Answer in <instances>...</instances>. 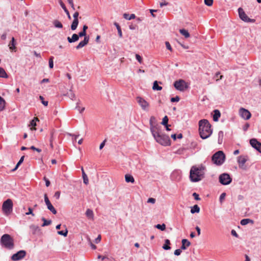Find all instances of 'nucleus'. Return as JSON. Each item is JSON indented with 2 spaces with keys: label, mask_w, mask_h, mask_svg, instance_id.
I'll return each mask as SVG.
<instances>
[{
  "label": "nucleus",
  "mask_w": 261,
  "mask_h": 261,
  "mask_svg": "<svg viewBox=\"0 0 261 261\" xmlns=\"http://www.w3.org/2000/svg\"><path fill=\"white\" fill-rule=\"evenodd\" d=\"M154 120H155V118L154 117H151L150 119L149 123L150 125V131L153 138H155L162 133L161 126L159 124H153V121Z\"/></svg>",
  "instance_id": "6"
},
{
  "label": "nucleus",
  "mask_w": 261,
  "mask_h": 261,
  "mask_svg": "<svg viewBox=\"0 0 261 261\" xmlns=\"http://www.w3.org/2000/svg\"><path fill=\"white\" fill-rule=\"evenodd\" d=\"M100 240H101V236H100V235H98V236L95 239L94 242L96 244H98L100 242Z\"/></svg>",
  "instance_id": "61"
},
{
  "label": "nucleus",
  "mask_w": 261,
  "mask_h": 261,
  "mask_svg": "<svg viewBox=\"0 0 261 261\" xmlns=\"http://www.w3.org/2000/svg\"><path fill=\"white\" fill-rule=\"evenodd\" d=\"M147 202L154 204L155 202V199L153 198H149L147 200Z\"/></svg>",
  "instance_id": "56"
},
{
  "label": "nucleus",
  "mask_w": 261,
  "mask_h": 261,
  "mask_svg": "<svg viewBox=\"0 0 261 261\" xmlns=\"http://www.w3.org/2000/svg\"><path fill=\"white\" fill-rule=\"evenodd\" d=\"M44 201L47 206V208L53 214H56L57 211L55 208L53 206L51 202H50L47 195L46 194H45L44 195Z\"/></svg>",
  "instance_id": "13"
},
{
  "label": "nucleus",
  "mask_w": 261,
  "mask_h": 261,
  "mask_svg": "<svg viewBox=\"0 0 261 261\" xmlns=\"http://www.w3.org/2000/svg\"><path fill=\"white\" fill-rule=\"evenodd\" d=\"M250 144L252 147L255 148L259 152L261 153V143L256 139H252L250 140Z\"/></svg>",
  "instance_id": "15"
},
{
  "label": "nucleus",
  "mask_w": 261,
  "mask_h": 261,
  "mask_svg": "<svg viewBox=\"0 0 261 261\" xmlns=\"http://www.w3.org/2000/svg\"><path fill=\"white\" fill-rule=\"evenodd\" d=\"M24 156H22L21 157L19 161H18L17 165H16L15 167L12 170L13 171H15L18 168V167L20 166V165L23 162V161L24 160Z\"/></svg>",
  "instance_id": "39"
},
{
  "label": "nucleus",
  "mask_w": 261,
  "mask_h": 261,
  "mask_svg": "<svg viewBox=\"0 0 261 261\" xmlns=\"http://www.w3.org/2000/svg\"><path fill=\"white\" fill-rule=\"evenodd\" d=\"M42 221H43V223L42 224V227L48 226L51 223V220H46L45 218L42 217L41 219Z\"/></svg>",
  "instance_id": "31"
},
{
  "label": "nucleus",
  "mask_w": 261,
  "mask_h": 261,
  "mask_svg": "<svg viewBox=\"0 0 261 261\" xmlns=\"http://www.w3.org/2000/svg\"><path fill=\"white\" fill-rule=\"evenodd\" d=\"M137 101L139 105L140 106L141 108L144 111H148V108L149 106V103L146 101L144 98L141 97H137Z\"/></svg>",
  "instance_id": "10"
},
{
  "label": "nucleus",
  "mask_w": 261,
  "mask_h": 261,
  "mask_svg": "<svg viewBox=\"0 0 261 261\" xmlns=\"http://www.w3.org/2000/svg\"><path fill=\"white\" fill-rule=\"evenodd\" d=\"M182 245L180 247L182 250H186L187 247L190 246L191 243L187 239H182L181 241Z\"/></svg>",
  "instance_id": "19"
},
{
  "label": "nucleus",
  "mask_w": 261,
  "mask_h": 261,
  "mask_svg": "<svg viewBox=\"0 0 261 261\" xmlns=\"http://www.w3.org/2000/svg\"><path fill=\"white\" fill-rule=\"evenodd\" d=\"M168 4L169 3L168 2H166V1L164 0L160 3V5L161 7H163V6L168 5Z\"/></svg>",
  "instance_id": "54"
},
{
  "label": "nucleus",
  "mask_w": 261,
  "mask_h": 261,
  "mask_svg": "<svg viewBox=\"0 0 261 261\" xmlns=\"http://www.w3.org/2000/svg\"><path fill=\"white\" fill-rule=\"evenodd\" d=\"M154 138L158 143L162 145L168 146L170 145V138L168 136L165 134L161 133Z\"/></svg>",
  "instance_id": "7"
},
{
  "label": "nucleus",
  "mask_w": 261,
  "mask_h": 261,
  "mask_svg": "<svg viewBox=\"0 0 261 261\" xmlns=\"http://www.w3.org/2000/svg\"><path fill=\"white\" fill-rule=\"evenodd\" d=\"M60 4L61 7H62V8L64 10V12L67 14L68 19H71L70 15L69 14V12L68 10L66 8L65 4L62 1L60 2Z\"/></svg>",
  "instance_id": "23"
},
{
  "label": "nucleus",
  "mask_w": 261,
  "mask_h": 261,
  "mask_svg": "<svg viewBox=\"0 0 261 261\" xmlns=\"http://www.w3.org/2000/svg\"><path fill=\"white\" fill-rule=\"evenodd\" d=\"M25 255L26 252L24 250H20L11 256V259L14 261L22 259Z\"/></svg>",
  "instance_id": "12"
},
{
  "label": "nucleus",
  "mask_w": 261,
  "mask_h": 261,
  "mask_svg": "<svg viewBox=\"0 0 261 261\" xmlns=\"http://www.w3.org/2000/svg\"><path fill=\"white\" fill-rule=\"evenodd\" d=\"M44 180L45 182V185L46 187H49L50 183V181L48 179H47V178H46L45 177H44Z\"/></svg>",
  "instance_id": "57"
},
{
  "label": "nucleus",
  "mask_w": 261,
  "mask_h": 261,
  "mask_svg": "<svg viewBox=\"0 0 261 261\" xmlns=\"http://www.w3.org/2000/svg\"><path fill=\"white\" fill-rule=\"evenodd\" d=\"M200 212V208L198 205H194L193 206L191 207V213L192 214H194L195 213H198Z\"/></svg>",
  "instance_id": "29"
},
{
  "label": "nucleus",
  "mask_w": 261,
  "mask_h": 261,
  "mask_svg": "<svg viewBox=\"0 0 261 261\" xmlns=\"http://www.w3.org/2000/svg\"><path fill=\"white\" fill-rule=\"evenodd\" d=\"M223 132L222 131H220L218 133V142L219 144H221L222 142L223 138Z\"/></svg>",
  "instance_id": "41"
},
{
  "label": "nucleus",
  "mask_w": 261,
  "mask_h": 261,
  "mask_svg": "<svg viewBox=\"0 0 261 261\" xmlns=\"http://www.w3.org/2000/svg\"><path fill=\"white\" fill-rule=\"evenodd\" d=\"M249 223H253V220H252L250 219H242L240 222V224L242 225H246Z\"/></svg>",
  "instance_id": "30"
},
{
  "label": "nucleus",
  "mask_w": 261,
  "mask_h": 261,
  "mask_svg": "<svg viewBox=\"0 0 261 261\" xmlns=\"http://www.w3.org/2000/svg\"><path fill=\"white\" fill-rule=\"evenodd\" d=\"M248 157L247 155H240L237 158V162L239 164V168L245 169V164L248 161Z\"/></svg>",
  "instance_id": "11"
},
{
  "label": "nucleus",
  "mask_w": 261,
  "mask_h": 261,
  "mask_svg": "<svg viewBox=\"0 0 261 261\" xmlns=\"http://www.w3.org/2000/svg\"><path fill=\"white\" fill-rule=\"evenodd\" d=\"M136 59L140 63H141L142 57L139 55H138V54L136 55Z\"/></svg>",
  "instance_id": "55"
},
{
  "label": "nucleus",
  "mask_w": 261,
  "mask_h": 261,
  "mask_svg": "<svg viewBox=\"0 0 261 261\" xmlns=\"http://www.w3.org/2000/svg\"><path fill=\"white\" fill-rule=\"evenodd\" d=\"M60 192L59 191H57L55 192V194H54V197L57 199H59L60 198Z\"/></svg>",
  "instance_id": "58"
},
{
  "label": "nucleus",
  "mask_w": 261,
  "mask_h": 261,
  "mask_svg": "<svg viewBox=\"0 0 261 261\" xmlns=\"http://www.w3.org/2000/svg\"><path fill=\"white\" fill-rule=\"evenodd\" d=\"M67 95L71 100H74L75 98V95L72 90H70L67 92Z\"/></svg>",
  "instance_id": "40"
},
{
  "label": "nucleus",
  "mask_w": 261,
  "mask_h": 261,
  "mask_svg": "<svg viewBox=\"0 0 261 261\" xmlns=\"http://www.w3.org/2000/svg\"><path fill=\"white\" fill-rule=\"evenodd\" d=\"M1 243L5 248L9 249L14 247L13 240L8 234H5L2 236Z\"/></svg>",
  "instance_id": "4"
},
{
  "label": "nucleus",
  "mask_w": 261,
  "mask_h": 261,
  "mask_svg": "<svg viewBox=\"0 0 261 261\" xmlns=\"http://www.w3.org/2000/svg\"><path fill=\"white\" fill-rule=\"evenodd\" d=\"M155 227L162 231L165 230L166 229V225L165 224H157L155 226Z\"/></svg>",
  "instance_id": "42"
},
{
  "label": "nucleus",
  "mask_w": 261,
  "mask_h": 261,
  "mask_svg": "<svg viewBox=\"0 0 261 261\" xmlns=\"http://www.w3.org/2000/svg\"><path fill=\"white\" fill-rule=\"evenodd\" d=\"M53 24L56 28L61 29L63 28V25L61 22L58 20H55L53 21Z\"/></svg>",
  "instance_id": "38"
},
{
  "label": "nucleus",
  "mask_w": 261,
  "mask_h": 261,
  "mask_svg": "<svg viewBox=\"0 0 261 261\" xmlns=\"http://www.w3.org/2000/svg\"><path fill=\"white\" fill-rule=\"evenodd\" d=\"M175 89L180 91H184L188 87L187 83L183 80L176 81L174 83Z\"/></svg>",
  "instance_id": "8"
},
{
  "label": "nucleus",
  "mask_w": 261,
  "mask_h": 261,
  "mask_svg": "<svg viewBox=\"0 0 261 261\" xmlns=\"http://www.w3.org/2000/svg\"><path fill=\"white\" fill-rule=\"evenodd\" d=\"M15 41L14 38L12 37L11 41L9 44V48L11 50H14L16 49Z\"/></svg>",
  "instance_id": "26"
},
{
  "label": "nucleus",
  "mask_w": 261,
  "mask_h": 261,
  "mask_svg": "<svg viewBox=\"0 0 261 261\" xmlns=\"http://www.w3.org/2000/svg\"><path fill=\"white\" fill-rule=\"evenodd\" d=\"M86 215L89 219H93L94 214L93 211L90 209H87L86 212Z\"/></svg>",
  "instance_id": "25"
},
{
  "label": "nucleus",
  "mask_w": 261,
  "mask_h": 261,
  "mask_svg": "<svg viewBox=\"0 0 261 261\" xmlns=\"http://www.w3.org/2000/svg\"><path fill=\"white\" fill-rule=\"evenodd\" d=\"M181 248L180 249H177L176 250H175L174 251V254L176 255V256H178L181 253Z\"/></svg>",
  "instance_id": "52"
},
{
  "label": "nucleus",
  "mask_w": 261,
  "mask_h": 261,
  "mask_svg": "<svg viewBox=\"0 0 261 261\" xmlns=\"http://www.w3.org/2000/svg\"><path fill=\"white\" fill-rule=\"evenodd\" d=\"M114 25L117 28V31H118V35H119V37L120 38H122V33L121 29V28H120V25L117 22H115L114 23Z\"/></svg>",
  "instance_id": "32"
},
{
  "label": "nucleus",
  "mask_w": 261,
  "mask_h": 261,
  "mask_svg": "<svg viewBox=\"0 0 261 261\" xmlns=\"http://www.w3.org/2000/svg\"><path fill=\"white\" fill-rule=\"evenodd\" d=\"M5 100L0 96V111H3L5 107Z\"/></svg>",
  "instance_id": "33"
},
{
  "label": "nucleus",
  "mask_w": 261,
  "mask_h": 261,
  "mask_svg": "<svg viewBox=\"0 0 261 261\" xmlns=\"http://www.w3.org/2000/svg\"><path fill=\"white\" fill-rule=\"evenodd\" d=\"M79 39V36H78L76 34H73L71 38L70 37H67V40L69 43L74 42L75 41H77Z\"/></svg>",
  "instance_id": "20"
},
{
  "label": "nucleus",
  "mask_w": 261,
  "mask_h": 261,
  "mask_svg": "<svg viewBox=\"0 0 261 261\" xmlns=\"http://www.w3.org/2000/svg\"><path fill=\"white\" fill-rule=\"evenodd\" d=\"M39 120L37 118H34L30 122V125L32 126H35L36 125V122L38 121Z\"/></svg>",
  "instance_id": "44"
},
{
  "label": "nucleus",
  "mask_w": 261,
  "mask_h": 261,
  "mask_svg": "<svg viewBox=\"0 0 261 261\" xmlns=\"http://www.w3.org/2000/svg\"><path fill=\"white\" fill-rule=\"evenodd\" d=\"M165 45L168 49H169L170 50H172V47H171L170 44L169 43V42H166Z\"/></svg>",
  "instance_id": "62"
},
{
  "label": "nucleus",
  "mask_w": 261,
  "mask_h": 261,
  "mask_svg": "<svg viewBox=\"0 0 261 261\" xmlns=\"http://www.w3.org/2000/svg\"><path fill=\"white\" fill-rule=\"evenodd\" d=\"M225 196H226V193H222L220 196V198H219V200H220V202L221 203L222 202L223 200H224V199L225 198Z\"/></svg>",
  "instance_id": "50"
},
{
  "label": "nucleus",
  "mask_w": 261,
  "mask_h": 261,
  "mask_svg": "<svg viewBox=\"0 0 261 261\" xmlns=\"http://www.w3.org/2000/svg\"><path fill=\"white\" fill-rule=\"evenodd\" d=\"M123 18H125L126 20H131L135 18L136 15L134 14H132L130 15H129L127 13L123 14Z\"/></svg>",
  "instance_id": "28"
},
{
  "label": "nucleus",
  "mask_w": 261,
  "mask_h": 261,
  "mask_svg": "<svg viewBox=\"0 0 261 261\" xmlns=\"http://www.w3.org/2000/svg\"><path fill=\"white\" fill-rule=\"evenodd\" d=\"M249 127V123H247L243 126V129L244 131H246L248 129Z\"/></svg>",
  "instance_id": "64"
},
{
  "label": "nucleus",
  "mask_w": 261,
  "mask_h": 261,
  "mask_svg": "<svg viewBox=\"0 0 261 261\" xmlns=\"http://www.w3.org/2000/svg\"><path fill=\"white\" fill-rule=\"evenodd\" d=\"M28 212H27L25 213V215H32V216H34V214L33 213V210L31 208V207H29L28 208Z\"/></svg>",
  "instance_id": "53"
},
{
  "label": "nucleus",
  "mask_w": 261,
  "mask_h": 261,
  "mask_svg": "<svg viewBox=\"0 0 261 261\" xmlns=\"http://www.w3.org/2000/svg\"><path fill=\"white\" fill-rule=\"evenodd\" d=\"M58 233L60 235L63 236L64 237H66L68 234V230L67 229H65V230L58 231Z\"/></svg>",
  "instance_id": "43"
},
{
  "label": "nucleus",
  "mask_w": 261,
  "mask_h": 261,
  "mask_svg": "<svg viewBox=\"0 0 261 261\" xmlns=\"http://www.w3.org/2000/svg\"><path fill=\"white\" fill-rule=\"evenodd\" d=\"M239 113L241 117L244 119L245 120L249 119L251 116V114L250 113V112L244 108H241L240 109Z\"/></svg>",
  "instance_id": "14"
},
{
  "label": "nucleus",
  "mask_w": 261,
  "mask_h": 261,
  "mask_svg": "<svg viewBox=\"0 0 261 261\" xmlns=\"http://www.w3.org/2000/svg\"><path fill=\"white\" fill-rule=\"evenodd\" d=\"M180 100V98L178 96H176L175 97H172L171 98V101L172 102H178Z\"/></svg>",
  "instance_id": "47"
},
{
  "label": "nucleus",
  "mask_w": 261,
  "mask_h": 261,
  "mask_svg": "<svg viewBox=\"0 0 261 261\" xmlns=\"http://www.w3.org/2000/svg\"><path fill=\"white\" fill-rule=\"evenodd\" d=\"M89 37L85 36L84 40L81 41L79 44L76 46L77 49H79L85 46L89 42Z\"/></svg>",
  "instance_id": "17"
},
{
  "label": "nucleus",
  "mask_w": 261,
  "mask_h": 261,
  "mask_svg": "<svg viewBox=\"0 0 261 261\" xmlns=\"http://www.w3.org/2000/svg\"><path fill=\"white\" fill-rule=\"evenodd\" d=\"M39 98L40 100H41V102L45 106H47L48 105V101H44L43 99H44V98L42 96H39Z\"/></svg>",
  "instance_id": "49"
},
{
  "label": "nucleus",
  "mask_w": 261,
  "mask_h": 261,
  "mask_svg": "<svg viewBox=\"0 0 261 261\" xmlns=\"http://www.w3.org/2000/svg\"><path fill=\"white\" fill-rule=\"evenodd\" d=\"M13 203L11 199H7L2 204V211L5 215H10L13 211Z\"/></svg>",
  "instance_id": "5"
},
{
  "label": "nucleus",
  "mask_w": 261,
  "mask_h": 261,
  "mask_svg": "<svg viewBox=\"0 0 261 261\" xmlns=\"http://www.w3.org/2000/svg\"><path fill=\"white\" fill-rule=\"evenodd\" d=\"M179 32L181 34L184 36L186 38H189L190 37V34L187 30L185 29H180Z\"/></svg>",
  "instance_id": "37"
},
{
  "label": "nucleus",
  "mask_w": 261,
  "mask_h": 261,
  "mask_svg": "<svg viewBox=\"0 0 261 261\" xmlns=\"http://www.w3.org/2000/svg\"><path fill=\"white\" fill-rule=\"evenodd\" d=\"M168 118L167 116H165L163 119L162 124H163V125H167L168 124Z\"/></svg>",
  "instance_id": "45"
},
{
  "label": "nucleus",
  "mask_w": 261,
  "mask_h": 261,
  "mask_svg": "<svg viewBox=\"0 0 261 261\" xmlns=\"http://www.w3.org/2000/svg\"><path fill=\"white\" fill-rule=\"evenodd\" d=\"M30 149L33 150H36L37 151V152H40L41 151V150L39 148H36L35 146H32L31 147H30Z\"/></svg>",
  "instance_id": "63"
},
{
  "label": "nucleus",
  "mask_w": 261,
  "mask_h": 261,
  "mask_svg": "<svg viewBox=\"0 0 261 261\" xmlns=\"http://www.w3.org/2000/svg\"><path fill=\"white\" fill-rule=\"evenodd\" d=\"M199 132L200 137L203 139L208 138L212 135L213 130L209 121L206 119H202L199 121Z\"/></svg>",
  "instance_id": "1"
},
{
  "label": "nucleus",
  "mask_w": 261,
  "mask_h": 261,
  "mask_svg": "<svg viewBox=\"0 0 261 261\" xmlns=\"http://www.w3.org/2000/svg\"><path fill=\"white\" fill-rule=\"evenodd\" d=\"M205 170V167L202 165L199 166H192L190 173L191 180L193 182H197L201 180L204 177Z\"/></svg>",
  "instance_id": "2"
},
{
  "label": "nucleus",
  "mask_w": 261,
  "mask_h": 261,
  "mask_svg": "<svg viewBox=\"0 0 261 261\" xmlns=\"http://www.w3.org/2000/svg\"><path fill=\"white\" fill-rule=\"evenodd\" d=\"M204 4L208 6H211L213 4V0H204Z\"/></svg>",
  "instance_id": "48"
},
{
  "label": "nucleus",
  "mask_w": 261,
  "mask_h": 261,
  "mask_svg": "<svg viewBox=\"0 0 261 261\" xmlns=\"http://www.w3.org/2000/svg\"><path fill=\"white\" fill-rule=\"evenodd\" d=\"M165 244L163 246V248L164 250H168L171 249V247L169 246V245L170 244V240L168 239H166L165 241Z\"/></svg>",
  "instance_id": "27"
},
{
  "label": "nucleus",
  "mask_w": 261,
  "mask_h": 261,
  "mask_svg": "<svg viewBox=\"0 0 261 261\" xmlns=\"http://www.w3.org/2000/svg\"><path fill=\"white\" fill-rule=\"evenodd\" d=\"M125 180L126 182L134 183L135 182L134 178L130 174H126L125 175Z\"/></svg>",
  "instance_id": "24"
},
{
  "label": "nucleus",
  "mask_w": 261,
  "mask_h": 261,
  "mask_svg": "<svg viewBox=\"0 0 261 261\" xmlns=\"http://www.w3.org/2000/svg\"><path fill=\"white\" fill-rule=\"evenodd\" d=\"M238 12H239V17H240V18L242 20L245 21V19H247L248 16L244 12L243 9L241 8H239L238 9Z\"/></svg>",
  "instance_id": "18"
},
{
  "label": "nucleus",
  "mask_w": 261,
  "mask_h": 261,
  "mask_svg": "<svg viewBox=\"0 0 261 261\" xmlns=\"http://www.w3.org/2000/svg\"><path fill=\"white\" fill-rule=\"evenodd\" d=\"M0 77L2 78H7L8 75L4 69L2 67H0Z\"/></svg>",
  "instance_id": "35"
},
{
  "label": "nucleus",
  "mask_w": 261,
  "mask_h": 261,
  "mask_svg": "<svg viewBox=\"0 0 261 261\" xmlns=\"http://www.w3.org/2000/svg\"><path fill=\"white\" fill-rule=\"evenodd\" d=\"M79 24V20H73L71 25V29L73 31L76 30Z\"/></svg>",
  "instance_id": "36"
},
{
  "label": "nucleus",
  "mask_w": 261,
  "mask_h": 261,
  "mask_svg": "<svg viewBox=\"0 0 261 261\" xmlns=\"http://www.w3.org/2000/svg\"><path fill=\"white\" fill-rule=\"evenodd\" d=\"M213 120L217 121L221 116V113L218 110H215L214 111Z\"/></svg>",
  "instance_id": "21"
},
{
  "label": "nucleus",
  "mask_w": 261,
  "mask_h": 261,
  "mask_svg": "<svg viewBox=\"0 0 261 261\" xmlns=\"http://www.w3.org/2000/svg\"><path fill=\"white\" fill-rule=\"evenodd\" d=\"M220 74V72H217L215 74V77H215V79H216V80H217V81H218V80H221V79H222V77H223V76H222V75H220V77L219 78V76Z\"/></svg>",
  "instance_id": "51"
},
{
  "label": "nucleus",
  "mask_w": 261,
  "mask_h": 261,
  "mask_svg": "<svg viewBox=\"0 0 261 261\" xmlns=\"http://www.w3.org/2000/svg\"><path fill=\"white\" fill-rule=\"evenodd\" d=\"M79 15V12H75L73 15V20H78Z\"/></svg>",
  "instance_id": "60"
},
{
  "label": "nucleus",
  "mask_w": 261,
  "mask_h": 261,
  "mask_svg": "<svg viewBox=\"0 0 261 261\" xmlns=\"http://www.w3.org/2000/svg\"><path fill=\"white\" fill-rule=\"evenodd\" d=\"M219 182L223 185H227L231 182V178L227 173H223L219 176Z\"/></svg>",
  "instance_id": "9"
},
{
  "label": "nucleus",
  "mask_w": 261,
  "mask_h": 261,
  "mask_svg": "<svg viewBox=\"0 0 261 261\" xmlns=\"http://www.w3.org/2000/svg\"><path fill=\"white\" fill-rule=\"evenodd\" d=\"M181 177V172L178 170L174 171L171 174V178L174 180H179Z\"/></svg>",
  "instance_id": "16"
},
{
  "label": "nucleus",
  "mask_w": 261,
  "mask_h": 261,
  "mask_svg": "<svg viewBox=\"0 0 261 261\" xmlns=\"http://www.w3.org/2000/svg\"><path fill=\"white\" fill-rule=\"evenodd\" d=\"M225 155L222 151H218L212 157L213 163L217 166L222 165L225 161Z\"/></svg>",
  "instance_id": "3"
},
{
  "label": "nucleus",
  "mask_w": 261,
  "mask_h": 261,
  "mask_svg": "<svg viewBox=\"0 0 261 261\" xmlns=\"http://www.w3.org/2000/svg\"><path fill=\"white\" fill-rule=\"evenodd\" d=\"M81 170H82V177L83 178V182L85 185H87L89 183V179H88V176L86 175V174L85 173L83 167H82Z\"/></svg>",
  "instance_id": "22"
},
{
  "label": "nucleus",
  "mask_w": 261,
  "mask_h": 261,
  "mask_svg": "<svg viewBox=\"0 0 261 261\" xmlns=\"http://www.w3.org/2000/svg\"><path fill=\"white\" fill-rule=\"evenodd\" d=\"M152 89L154 90L159 91L162 89V87L161 86H159L158 82L155 81L153 83Z\"/></svg>",
  "instance_id": "34"
},
{
  "label": "nucleus",
  "mask_w": 261,
  "mask_h": 261,
  "mask_svg": "<svg viewBox=\"0 0 261 261\" xmlns=\"http://www.w3.org/2000/svg\"><path fill=\"white\" fill-rule=\"evenodd\" d=\"M193 196L194 197V199L197 200H199L200 199L199 198V195L197 194L196 193H194L193 194Z\"/></svg>",
  "instance_id": "59"
},
{
  "label": "nucleus",
  "mask_w": 261,
  "mask_h": 261,
  "mask_svg": "<svg viewBox=\"0 0 261 261\" xmlns=\"http://www.w3.org/2000/svg\"><path fill=\"white\" fill-rule=\"evenodd\" d=\"M54 57H50L49 59V67L50 68H53L54 67Z\"/></svg>",
  "instance_id": "46"
}]
</instances>
